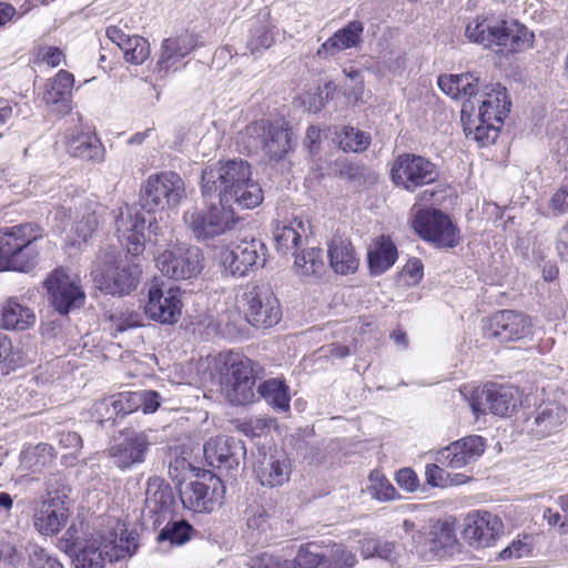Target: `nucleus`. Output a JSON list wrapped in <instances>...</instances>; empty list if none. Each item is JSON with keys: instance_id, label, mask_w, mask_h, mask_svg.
Here are the masks:
<instances>
[{"instance_id": "f257e3e1", "label": "nucleus", "mask_w": 568, "mask_h": 568, "mask_svg": "<svg viewBox=\"0 0 568 568\" xmlns=\"http://www.w3.org/2000/svg\"><path fill=\"white\" fill-rule=\"evenodd\" d=\"M145 224L144 213L136 207L125 205L120 209L115 231L128 254L122 256L115 248L100 253L91 274L101 292L125 296L139 286L143 271L138 256L145 246Z\"/></svg>"}, {"instance_id": "f03ea898", "label": "nucleus", "mask_w": 568, "mask_h": 568, "mask_svg": "<svg viewBox=\"0 0 568 568\" xmlns=\"http://www.w3.org/2000/svg\"><path fill=\"white\" fill-rule=\"evenodd\" d=\"M201 192L204 197L216 195L229 209L251 210L263 202L260 183L252 179L250 164L244 160L219 161L202 171Z\"/></svg>"}, {"instance_id": "7ed1b4c3", "label": "nucleus", "mask_w": 568, "mask_h": 568, "mask_svg": "<svg viewBox=\"0 0 568 568\" xmlns=\"http://www.w3.org/2000/svg\"><path fill=\"white\" fill-rule=\"evenodd\" d=\"M466 39L485 49L499 52L519 53L531 49L535 34L518 20L505 13L487 12L468 20L465 26Z\"/></svg>"}, {"instance_id": "20e7f679", "label": "nucleus", "mask_w": 568, "mask_h": 568, "mask_svg": "<svg viewBox=\"0 0 568 568\" xmlns=\"http://www.w3.org/2000/svg\"><path fill=\"white\" fill-rule=\"evenodd\" d=\"M138 534L128 529L98 534L78 548L73 564L75 568H103L108 562L132 557L139 548Z\"/></svg>"}, {"instance_id": "39448f33", "label": "nucleus", "mask_w": 568, "mask_h": 568, "mask_svg": "<svg viewBox=\"0 0 568 568\" xmlns=\"http://www.w3.org/2000/svg\"><path fill=\"white\" fill-rule=\"evenodd\" d=\"M41 230L32 223L0 229V271L28 273L36 267Z\"/></svg>"}, {"instance_id": "423d86ee", "label": "nucleus", "mask_w": 568, "mask_h": 568, "mask_svg": "<svg viewBox=\"0 0 568 568\" xmlns=\"http://www.w3.org/2000/svg\"><path fill=\"white\" fill-rule=\"evenodd\" d=\"M510 106L511 101L505 87L497 84L485 92L479 105L478 125L473 129L462 116L466 136L473 135L476 142H496Z\"/></svg>"}, {"instance_id": "0eeeda50", "label": "nucleus", "mask_w": 568, "mask_h": 568, "mask_svg": "<svg viewBox=\"0 0 568 568\" xmlns=\"http://www.w3.org/2000/svg\"><path fill=\"white\" fill-rule=\"evenodd\" d=\"M185 197V185L175 172L153 174L142 184L140 206L146 213H163L179 206Z\"/></svg>"}, {"instance_id": "6e6552de", "label": "nucleus", "mask_w": 568, "mask_h": 568, "mask_svg": "<svg viewBox=\"0 0 568 568\" xmlns=\"http://www.w3.org/2000/svg\"><path fill=\"white\" fill-rule=\"evenodd\" d=\"M241 302L246 321L254 327H272L282 318L280 301L268 284H246Z\"/></svg>"}, {"instance_id": "1a4fd4ad", "label": "nucleus", "mask_w": 568, "mask_h": 568, "mask_svg": "<svg viewBox=\"0 0 568 568\" xmlns=\"http://www.w3.org/2000/svg\"><path fill=\"white\" fill-rule=\"evenodd\" d=\"M153 444L149 432L125 428L109 444L105 455L114 467L126 471L146 460Z\"/></svg>"}, {"instance_id": "9d476101", "label": "nucleus", "mask_w": 568, "mask_h": 568, "mask_svg": "<svg viewBox=\"0 0 568 568\" xmlns=\"http://www.w3.org/2000/svg\"><path fill=\"white\" fill-rule=\"evenodd\" d=\"M183 220L194 237L201 241L211 240L234 229L237 217L233 209L212 203L206 209L192 207L183 214Z\"/></svg>"}, {"instance_id": "9b49d317", "label": "nucleus", "mask_w": 568, "mask_h": 568, "mask_svg": "<svg viewBox=\"0 0 568 568\" xmlns=\"http://www.w3.org/2000/svg\"><path fill=\"white\" fill-rule=\"evenodd\" d=\"M412 225L424 241L439 248L455 247L460 241L459 229L438 209H418Z\"/></svg>"}, {"instance_id": "f8f14e48", "label": "nucleus", "mask_w": 568, "mask_h": 568, "mask_svg": "<svg viewBox=\"0 0 568 568\" xmlns=\"http://www.w3.org/2000/svg\"><path fill=\"white\" fill-rule=\"evenodd\" d=\"M266 246L254 237L230 243L220 254L221 265L232 276H246L265 263Z\"/></svg>"}, {"instance_id": "ddd939ff", "label": "nucleus", "mask_w": 568, "mask_h": 568, "mask_svg": "<svg viewBox=\"0 0 568 568\" xmlns=\"http://www.w3.org/2000/svg\"><path fill=\"white\" fill-rule=\"evenodd\" d=\"M44 285L51 305L61 315H67L71 311L80 308L85 302V293L80 277L63 268H55L51 272Z\"/></svg>"}, {"instance_id": "4468645a", "label": "nucleus", "mask_w": 568, "mask_h": 568, "mask_svg": "<svg viewBox=\"0 0 568 568\" xmlns=\"http://www.w3.org/2000/svg\"><path fill=\"white\" fill-rule=\"evenodd\" d=\"M156 267L172 280L196 277L204 268V256L197 246L179 245L155 258Z\"/></svg>"}, {"instance_id": "2eb2a0df", "label": "nucleus", "mask_w": 568, "mask_h": 568, "mask_svg": "<svg viewBox=\"0 0 568 568\" xmlns=\"http://www.w3.org/2000/svg\"><path fill=\"white\" fill-rule=\"evenodd\" d=\"M245 454L243 442L231 436H216L204 444L207 464L225 475H235Z\"/></svg>"}, {"instance_id": "dca6fc26", "label": "nucleus", "mask_w": 568, "mask_h": 568, "mask_svg": "<svg viewBox=\"0 0 568 568\" xmlns=\"http://www.w3.org/2000/svg\"><path fill=\"white\" fill-rule=\"evenodd\" d=\"M517 389L511 386L489 384L471 390L470 407L473 413L487 414L488 412L506 416L517 406Z\"/></svg>"}, {"instance_id": "f3484780", "label": "nucleus", "mask_w": 568, "mask_h": 568, "mask_svg": "<svg viewBox=\"0 0 568 568\" xmlns=\"http://www.w3.org/2000/svg\"><path fill=\"white\" fill-rule=\"evenodd\" d=\"M203 45L202 38L192 30H183L174 37L164 39L161 54L156 62L155 72L159 77H166L178 69V63L191 52Z\"/></svg>"}, {"instance_id": "a211bd4d", "label": "nucleus", "mask_w": 568, "mask_h": 568, "mask_svg": "<svg viewBox=\"0 0 568 568\" xmlns=\"http://www.w3.org/2000/svg\"><path fill=\"white\" fill-rule=\"evenodd\" d=\"M501 519L489 511H476L465 518L463 538L475 548L490 547L503 535Z\"/></svg>"}, {"instance_id": "6ab92c4d", "label": "nucleus", "mask_w": 568, "mask_h": 568, "mask_svg": "<svg viewBox=\"0 0 568 568\" xmlns=\"http://www.w3.org/2000/svg\"><path fill=\"white\" fill-rule=\"evenodd\" d=\"M181 308L182 301L179 287L163 290L156 283L150 285L144 311L151 320L162 324H173L179 321Z\"/></svg>"}, {"instance_id": "aec40b11", "label": "nucleus", "mask_w": 568, "mask_h": 568, "mask_svg": "<svg viewBox=\"0 0 568 568\" xmlns=\"http://www.w3.org/2000/svg\"><path fill=\"white\" fill-rule=\"evenodd\" d=\"M65 500V495L57 494L53 496L49 491L47 497L36 508L33 525L41 535H55L65 525L69 516Z\"/></svg>"}, {"instance_id": "412c9836", "label": "nucleus", "mask_w": 568, "mask_h": 568, "mask_svg": "<svg viewBox=\"0 0 568 568\" xmlns=\"http://www.w3.org/2000/svg\"><path fill=\"white\" fill-rule=\"evenodd\" d=\"M531 334L529 318L514 311L505 310L496 313L489 320L486 335L501 343L520 341Z\"/></svg>"}, {"instance_id": "4be33fe9", "label": "nucleus", "mask_w": 568, "mask_h": 568, "mask_svg": "<svg viewBox=\"0 0 568 568\" xmlns=\"http://www.w3.org/2000/svg\"><path fill=\"white\" fill-rule=\"evenodd\" d=\"M74 75L64 70H59L54 77L47 80L43 101L48 109L58 118L64 116L72 111V89Z\"/></svg>"}, {"instance_id": "5701e85b", "label": "nucleus", "mask_w": 568, "mask_h": 568, "mask_svg": "<svg viewBox=\"0 0 568 568\" xmlns=\"http://www.w3.org/2000/svg\"><path fill=\"white\" fill-rule=\"evenodd\" d=\"M434 180V164L422 156H399L397 166L393 168V183L408 191Z\"/></svg>"}, {"instance_id": "b1692460", "label": "nucleus", "mask_w": 568, "mask_h": 568, "mask_svg": "<svg viewBox=\"0 0 568 568\" xmlns=\"http://www.w3.org/2000/svg\"><path fill=\"white\" fill-rule=\"evenodd\" d=\"M364 23L352 20L336 30L316 51V57L326 60L341 51L361 47L364 34Z\"/></svg>"}, {"instance_id": "393cba45", "label": "nucleus", "mask_w": 568, "mask_h": 568, "mask_svg": "<svg viewBox=\"0 0 568 568\" xmlns=\"http://www.w3.org/2000/svg\"><path fill=\"white\" fill-rule=\"evenodd\" d=\"M484 450L485 445L480 436H467L444 448L437 462H446L449 467L459 469L476 460Z\"/></svg>"}, {"instance_id": "a878e982", "label": "nucleus", "mask_w": 568, "mask_h": 568, "mask_svg": "<svg viewBox=\"0 0 568 568\" xmlns=\"http://www.w3.org/2000/svg\"><path fill=\"white\" fill-rule=\"evenodd\" d=\"M211 481L214 483V487L210 485L194 480L185 484L180 489V499L184 508L190 509L194 513H210L214 509L217 503V484L219 480L211 477Z\"/></svg>"}, {"instance_id": "bb28decb", "label": "nucleus", "mask_w": 568, "mask_h": 568, "mask_svg": "<svg viewBox=\"0 0 568 568\" xmlns=\"http://www.w3.org/2000/svg\"><path fill=\"white\" fill-rule=\"evenodd\" d=\"M105 36L122 50L126 62L139 65L149 59L151 50L145 38L125 34L118 26H109Z\"/></svg>"}, {"instance_id": "cd10ccee", "label": "nucleus", "mask_w": 568, "mask_h": 568, "mask_svg": "<svg viewBox=\"0 0 568 568\" xmlns=\"http://www.w3.org/2000/svg\"><path fill=\"white\" fill-rule=\"evenodd\" d=\"M292 474V464L290 458L281 453L264 456L256 469V477L263 486L271 488L282 486L287 483Z\"/></svg>"}, {"instance_id": "c85d7f7f", "label": "nucleus", "mask_w": 568, "mask_h": 568, "mask_svg": "<svg viewBox=\"0 0 568 568\" xmlns=\"http://www.w3.org/2000/svg\"><path fill=\"white\" fill-rule=\"evenodd\" d=\"M174 503L173 490L164 479L150 477L145 490V510L150 515L170 513Z\"/></svg>"}, {"instance_id": "c756f323", "label": "nucleus", "mask_w": 568, "mask_h": 568, "mask_svg": "<svg viewBox=\"0 0 568 568\" xmlns=\"http://www.w3.org/2000/svg\"><path fill=\"white\" fill-rule=\"evenodd\" d=\"M327 255L332 268L338 274L354 273L358 267V260L347 239L333 237L328 244Z\"/></svg>"}, {"instance_id": "7c9ffc66", "label": "nucleus", "mask_w": 568, "mask_h": 568, "mask_svg": "<svg viewBox=\"0 0 568 568\" xmlns=\"http://www.w3.org/2000/svg\"><path fill=\"white\" fill-rule=\"evenodd\" d=\"M306 136L308 142H322V140H332V142H369L371 135L349 125L320 128L311 125L307 129Z\"/></svg>"}, {"instance_id": "2f4dec72", "label": "nucleus", "mask_w": 568, "mask_h": 568, "mask_svg": "<svg viewBox=\"0 0 568 568\" xmlns=\"http://www.w3.org/2000/svg\"><path fill=\"white\" fill-rule=\"evenodd\" d=\"M36 323V315L31 308L19 303L16 297L9 298L1 313L0 327L11 331H24Z\"/></svg>"}, {"instance_id": "473e14b6", "label": "nucleus", "mask_w": 568, "mask_h": 568, "mask_svg": "<svg viewBox=\"0 0 568 568\" xmlns=\"http://www.w3.org/2000/svg\"><path fill=\"white\" fill-rule=\"evenodd\" d=\"M438 87L453 99H469L478 92V79L471 73L444 74L438 78Z\"/></svg>"}, {"instance_id": "72a5a7b5", "label": "nucleus", "mask_w": 568, "mask_h": 568, "mask_svg": "<svg viewBox=\"0 0 568 568\" xmlns=\"http://www.w3.org/2000/svg\"><path fill=\"white\" fill-rule=\"evenodd\" d=\"M257 394L273 409L287 413L290 410V388L283 378H270L261 383L257 387Z\"/></svg>"}, {"instance_id": "f704fd0d", "label": "nucleus", "mask_w": 568, "mask_h": 568, "mask_svg": "<svg viewBox=\"0 0 568 568\" xmlns=\"http://www.w3.org/2000/svg\"><path fill=\"white\" fill-rule=\"evenodd\" d=\"M567 412L564 407L550 403L540 407L534 418V426L530 430L537 437H546L556 430L565 422Z\"/></svg>"}, {"instance_id": "c9c22d12", "label": "nucleus", "mask_w": 568, "mask_h": 568, "mask_svg": "<svg viewBox=\"0 0 568 568\" xmlns=\"http://www.w3.org/2000/svg\"><path fill=\"white\" fill-rule=\"evenodd\" d=\"M458 548L453 527L448 523H438L429 532V550L437 558L452 556Z\"/></svg>"}, {"instance_id": "e433bc0d", "label": "nucleus", "mask_w": 568, "mask_h": 568, "mask_svg": "<svg viewBox=\"0 0 568 568\" xmlns=\"http://www.w3.org/2000/svg\"><path fill=\"white\" fill-rule=\"evenodd\" d=\"M306 229L307 225L297 219H294L287 225L277 226L274 231L277 248L284 254L298 250L303 237L306 235Z\"/></svg>"}, {"instance_id": "4c0bfd02", "label": "nucleus", "mask_w": 568, "mask_h": 568, "mask_svg": "<svg viewBox=\"0 0 568 568\" xmlns=\"http://www.w3.org/2000/svg\"><path fill=\"white\" fill-rule=\"evenodd\" d=\"M368 265L372 274H381L390 267V236L382 235L368 248Z\"/></svg>"}, {"instance_id": "58836bf2", "label": "nucleus", "mask_w": 568, "mask_h": 568, "mask_svg": "<svg viewBox=\"0 0 568 568\" xmlns=\"http://www.w3.org/2000/svg\"><path fill=\"white\" fill-rule=\"evenodd\" d=\"M252 129L255 132L262 131L267 133V139L263 142H292L293 139L292 126L283 116L266 121L262 120L254 123Z\"/></svg>"}, {"instance_id": "ea45409f", "label": "nucleus", "mask_w": 568, "mask_h": 568, "mask_svg": "<svg viewBox=\"0 0 568 568\" xmlns=\"http://www.w3.org/2000/svg\"><path fill=\"white\" fill-rule=\"evenodd\" d=\"M221 382L256 383L254 362L247 357L232 359L222 374Z\"/></svg>"}, {"instance_id": "a19ab883", "label": "nucleus", "mask_w": 568, "mask_h": 568, "mask_svg": "<svg viewBox=\"0 0 568 568\" xmlns=\"http://www.w3.org/2000/svg\"><path fill=\"white\" fill-rule=\"evenodd\" d=\"M294 256V266L303 275H320L324 270L323 251L321 248H308L298 253V250L292 253Z\"/></svg>"}, {"instance_id": "79ce46f5", "label": "nucleus", "mask_w": 568, "mask_h": 568, "mask_svg": "<svg viewBox=\"0 0 568 568\" xmlns=\"http://www.w3.org/2000/svg\"><path fill=\"white\" fill-rule=\"evenodd\" d=\"M193 527L184 519L169 521L159 532V542L168 541L172 546H181L191 539Z\"/></svg>"}, {"instance_id": "37998d69", "label": "nucleus", "mask_w": 568, "mask_h": 568, "mask_svg": "<svg viewBox=\"0 0 568 568\" xmlns=\"http://www.w3.org/2000/svg\"><path fill=\"white\" fill-rule=\"evenodd\" d=\"M255 384L256 383L221 382V389L231 404L241 406L255 400L257 393V389L255 390Z\"/></svg>"}, {"instance_id": "c03bdc74", "label": "nucleus", "mask_w": 568, "mask_h": 568, "mask_svg": "<svg viewBox=\"0 0 568 568\" xmlns=\"http://www.w3.org/2000/svg\"><path fill=\"white\" fill-rule=\"evenodd\" d=\"M323 568H352L356 564V556L344 545H325Z\"/></svg>"}, {"instance_id": "a18cd8bd", "label": "nucleus", "mask_w": 568, "mask_h": 568, "mask_svg": "<svg viewBox=\"0 0 568 568\" xmlns=\"http://www.w3.org/2000/svg\"><path fill=\"white\" fill-rule=\"evenodd\" d=\"M115 405L113 395L103 397L92 405L91 417L102 427H113L120 417Z\"/></svg>"}, {"instance_id": "49530a36", "label": "nucleus", "mask_w": 568, "mask_h": 568, "mask_svg": "<svg viewBox=\"0 0 568 568\" xmlns=\"http://www.w3.org/2000/svg\"><path fill=\"white\" fill-rule=\"evenodd\" d=\"M325 545L307 542L302 545L296 555V561L302 568H323Z\"/></svg>"}, {"instance_id": "de8ad7c7", "label": "nucleus", "mask_w": 568, "mask_h": 568, "mask_svg": "<svg viewBox=\"0 0 568 568\" xmlns=\"http://www.w3.org/2000/svg\"><path fill=\"white\" fill-rule=\"evenodd\" d=\"M22 365V358L19 352L13 351L11 339L0 333V367L8 374Z\"/></svg>"}, {"instance_id": "09e8293b", "label": "nucleus", "mask_w": 568, "mask_h": 568, "mask_svg": "<svg viewBox=\"0 0 568 568\" xmlns=\"http://www.w3.org/2000/svg\"><path fill=\"white\" fill-rule=\"evenodd\" d=\"M24 458L31 467H44L54 460V448L50 444L40 443L27 450Z\"/></svg>"}, {"instance_id": "8fccbe9b", "label": "nucleus", "mask_w": 568, "mask_h": 568, "mask_svg": "<svg viewBox=\"0 0 568 568\" xmlns=\"http://www.w3.org/2000/svg\"><path fill=\"white\" fill-rule=\"evenodd\" d=\"M367 490L371 496L379 501L390 499V484L381 470L375 469L369 475Z\"/></svg>"}, {"instance_id": "3c124183", "label": "nucleus", "mask_w": 568, "mask_h": 568, "mask_svg": "<svg viewBox=\"0 0 568 568\" xmlns=\"http://www.w3.org/2000/svg\"><path fill=\"white\" fill-rule=\"evenodd\" d=\"M110 329L114 335L141 326V316L135 312H115L110 315Z\"/></svg>"}, {"instance_id": "603ef678", "label": "nucleus", "mask_w": 568, "mask_h": 568, "mask_svg": "<svg viewBox=\"0 0 568 568\" xmlns=\"http://www.w3.org/2000/svg\"><path fill=\"white\" fill-rule=\"evenodd\" d=\"M246 523L248 529L264 532L270 527L268 513L264 506L260 504H252L245 510Z\"/></svg>"}, {"instance_id": "864d4df0", "label": "nucleus", "mask_w": 568, "mask_h": 568, "mask_svg": "<svg viewBox=\"0 0 568 568\" xmlns=\"http://www.w3.org/2000/svg\"><path fill=\"white\" fill-rule=\"evenodd\" d=\"M423 277V263L418 258L409 260L396 275L397 285L413 286Z\"/></svg>"}, {"instance_id": "5fc2aeb1", "label": "nucleus", "mask_w": 568, "mask_h": 568, "mask_svg": "<svg viewBox=\"0 0 568 568\" xmlns=\"http://www.w3.org/2000/svg\"><path fill=\"white\" fill-rule=\"evenodd\" d=\"M65 61V54L62 49L54 45L39 47L34 53V63L47 64L50 68H57Z\"/></svg>"}, {"instance_id": "6e6d98bb", "label": "nucleus", "mask_w": 568, "mask_h": 568, "mask_svg": "<svg viewBox=\"0 0 568 568\" xmlns=\"http://www.w3.org/2000/svg\"><path fill=\"white\" fill-rule=\"evenodd\" d=\"M115 399V408H118L119 416L123 418L141 407V395L139 392H123L113 395Z\"/></svg>"}, {"instance_id": "4d7b16f0", "label": "nucleus", "mask_w": 568, "mask_h": 568, "mask_svg": "<svg viewBox=\"0 0 568 568\" xmlns=\"http://www.w3.org/2000/svg\"><path fill=\"white\" fill-rule=\"evenodd\" d=\"M274 42V38L265 27L255 29L247 41V49L252 54L268 49Z\"/></svg>"}, {"instance_id": "13d9d810", "label": "nucleus", "mask_w": 568, "mask_h": 568, "mask_svg": "<svg viewBox=\"0 0 568 568\" xmlns=\"http://www.w3.org/2000/svg\"><path fill=\"white\" fill-rule=\"evenodd\" d=\"M98 226V221L94 214L84 216L81 221L75 224L74 233L77 237L73 240V244L85 243L93 234Z\"/></svg>"}, {"instance_id": "bf43d9fd", "label": "nucleus", "mask_w": 568, "mask_h": 568, "mask_svg": "<svg viewBox=\"0 0 568 568\" xmlns=\"http://www.w3.org/2000/svg\"><path fill=\"white\" fill-rule=\"evenodd\" d=\"M19 555L16 546L9 541H0V568H17Z\"/></svg>"}, {"instance_id": "052dcab7", "label": "nucleus", "mask_w": 568, "mask_h": 568, "mask_svg": "<svg viewBox=\"0 0 568 568\" xmlns=\"http://www.w3.org/2000/svg\"><path fill=\"white\" fill-rule=\"evenodd\" d=\"M398 486L407 493L417 490L419 480L416 473L410 468H403L395 475Z\"/></svg>"}, {"instance_id": "680f3d73", "label": "nucleus", "mask_w": 568, "mask_h": 568, "mask_svg": "<svg viewBox=\"0 0 568 568\" xmlns=\"http://www.w3.org/2000/svg\"><path fill=\"white\" fill-rule=\"evenodd\" d=\"M31 560L38 568H64L55 558L41 547H34L31 554Z\"/></svg>"}, {"instance_id": "e2e57ef3", "label": "nucleus", "mask_w": 568, "mask_h": 568, "mask_svg": "<svg viewBox=\"0 0 568 568\" xmlns=\"http://www.w3.org/2000/svg\"><path fill=\"white\" fill-rule=\"evenodd\" d=\"M549 205L557 214L568 212V181L552 195Z\"/></svg>"}, {"instance_id": "0e129e2a", "label": "nucleus", "mask_w": 568, "mask_h": 568, "mask_svg": "<svg viewBox=\"0 0 568 568\" xmlns=\"http://www.w3.org/2000/svg\"><path fill=\"white\" fill-rule=\"evenodd\" d=\"M141 395V409L145 414L154 413L160 406V395L155 390H140Z\"/></svg>"}, {"instance_id": "69168bd1", "label": "nucleus", "mask_w": 568, "mask_h": 568, "mask_svg": "<svg viewBox=\"0 0 568 568\" xmlns=\"http://www.w3.org/2000/svg\"><path fill=\"white\" fill-rule=\"evenodd\" d=\"M277 558L274 555L264 552L252 557L247 562L248 568H276Z\"/></svg>"}, {"instance_id": "338daca9", "label": "nucleus", "mask_w": 568, "mask_h": 568, "mask_svg": "<svg viewBox=\"0 0 568 568\" xmlns=\"http://www.w3.org/2000/svg\"><path fill=\"white\" fill-rule=\"evenodd\" d=\"M59 445L63 448L78 450L82 447V438L78 433L74 432L60 433Z\"/></svg>"}, {"instance_id": "774afa93", "label": "nucleus", "mask_w": 568, "mask_h": 568, "mask_svg": "<svg viewBox=\"0 0 568 568\" xmlns=\"http://www.w3.org/2000/svg\"><path fill=\"white\" fill-rule=\"evenodd\" d=\"M556 248L561 258L568 260V222L558 231Z\"/></svg>"}]
</instances>
